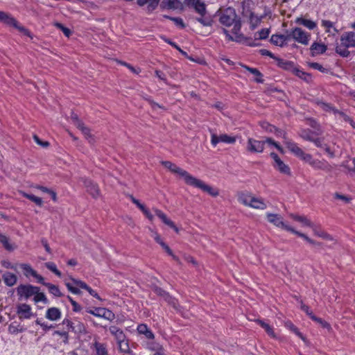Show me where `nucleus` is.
I'll list each match as a JSON object with an SVG mask.
<instances>
[{"label":"nucleus","instance_id":"nucleus-20","mask_svg":"<svg viewBox=\"0 0 355 355\" xmlns=\"http://www.w3.org/2000/svg\"><path fill=\"white\" fill-rule=\"evenodd\" d=\"M61 311L58 308L51 307L47 309L45 317L52 321H55L61 318Z\"/></svg>","mask_w":355,"mask_h":355},{"label":"nucleus","instance_id":"nucleus-59","mask_svg":"<svg viewBox=\"0 0 355 355\" xmlns=\"http://www.w3.org/2000/svg\"><path fill=\"white\" fill-rule=\"evenodd\" d=\"M16 322H14L12 323H11L9 327H8V331L10 333V334H16L19 332H21L23 331L22 329H19V325L17 324H15Z\"/></svg>","mask_w":355,"mask_h":355},{"label":"nucleus","instance_id":"nucleus-39","mask_svg":"<svg viewBox=\"0 0 355 355\" xmlns=\"http://www.w3.org/2000/svg\"><path fill=\"white\" fill-rule=\"evenodd\" d=\"M289 232L297 235L298 236L304 239L305 241H306L309 243L310 244H313V245H320L319 243H317L315 242L314 240L310 239L309 236H307L305 234H303V233H301L297 230H295V229H293V227H291V229H289Z\"/></svg>","mask_w":355,"mask_h":355},{"label":"nucleus","instance_id":"nucleus-46","mask_svg":"<svg viewBox=\"0 0 355 355\" xmlns=\"http://www.w3.org/2000/svg\"><path fill=\"white\" fill-rule=\"evenodd\" d=\"M286 326L289 327V329L300 338H301L303 341L306 342V338L304 335L299 331L298 328L295 326L292 322L287 323Z\"/></svg>","mask_w":355,"mask_h":355},{"label":"nucleus","instance_id":"nucleus-9","mask_svg":"<svg viewBox=\"0 0 355 355\" xmlns=\"http://www.w3.org/2000/svg\"><path fill=\"white\" fill-rule=\"evenodd\" d=\"M219 142L234 144L236 142V138L226 134H223L220 136L216 135L215 133L211 134V143L212 146L215 147Z\"/></svg>","mask_w":355,"mask_h":355},{"label":"nucleus","instance_id":"nucleus-62","mask_svg":"<svg viewBox=\"0 0 355 355\" xmlns=\"http://www.w3.org/2000/svg\"><path fill=\"white\" fill-rule=\"evenodd\" d=\"M309 67L314 69H317L318 71H320V72H322V73H327V69H325L324 67H323L320 64L318 63V62H310L309 64Z\"/></svg>","mask_w":355,"mask_h":355},{"label":"nucleus","instance_id":"nucleus-53","mask_svg":"<svg viewBox=\"0 0 355 355\" xmlns=\"http://www.w3.org/2000/svg\"><path fill=\"white\" fill-rule=\"evenodd\" d=\"M118 345L121 352L129 354L132 353V352L130 349L128 342L122 341L121 343H119Z\"/></svg>","mask_w":355,"mask_h":355},{"label":"nucleus","instance_id":"nucleus-5","mask_svg":"<svg viewBox=\"0 0 355 355\" xmlns=\"http://www.w3.org/2000/svg\"><path fill=\"white\" fill-rule=\"evenodd\" d=\"M161 164L165 168H168L171 172L178 174L180 177L183 178L186 184L188 183V181L191 177V175L189 174L187 171L183 170L170 161H162L161 162Z\"/></svg>","mask_w":355,"mask_h":355},{"label":"nucleus","instance_id":"nucleus-7","mask_svg":"<svg viewBox=\"0 0 355 355\" xmlns=\"http://www.w3.org/2000/svg\"><path fill=\"white\" fill-rule=\"evenodd\" d=\"M3 22L8 26L15 28L24 35L33 38L31 31L24 26L20 25L19 22L17 21V19L12 17L11 15L7 14Z\"/></svg>","mask_w":355,"mask_h":355},{"label":"nucleus","instance_id":"nucleus-23","mask_svg":"<svg viewBox=\"0 0 355 355\" xmlns=\"http://www.w3.org/2000/svg\"><path fill=\"white\" fill-rule=\"evenodd\" d=\"M163 8L167 9H178L182 6V3L180 0H163L161 4Z\"/></svg>","mask_w":355,"mask_h":355},{"label":"nucleus","instance_id":"nucleus-51","mask_svg":"<svg viewBox=\"0 0 355 355\" xmlns=\"http://www.w3.org/2000/svg\"><path fill=\"white\" fill-rule=\"evenodd\" d=\"M252 198V197L249 195L241 193L239 196V201L242 204L250 207V198Z\"/></svg>","mask_w":355,"mask_h":355},{"label":"nucleus","instance_id":"nucleus-60","mask_svg":"<svg viewBox=\"0 0 355 355\" xmlns=\"http://www.w3.org/2000/svg\"><path fill=\"white\" fill-rule=\"evenodd\" d=\"M348 48L341 49L339 46L336 48V53L339 54L343 58H347L350 55V52L347 50Z\"/></svg>","mask_w":355,"mask_h":355},{"label":"nucleus","instance_id":"nucleus-42","mask_svg":"<svg viewBox=\"0 0 355 355\" xmlns=\"http://www.w3.org/2000/svg\"><path fill=\"white\" fill-rule=\"evenodd\" d=\"M33 295V300L35 303H37L39 302H42L45 304L49 303V300L47 299L44 293H41L40 292V291H37Z\"/></svg>","mask_w":355,"mask_h":355},{"label":"nucleus","instance_id":"nucleus-48","mask_svg":"<svg viewBox=\"0 0 355 355\" xmlns=\"http://www.w3.org/2000/svg\"><path fill=\"white\" fill-rule=\"evenodd\" d=\"M155 240L157 243H159L163 248V249L166 251V252L168 254H172L171 249L169 248V246L166 243H164L162 240L161 237L159 235H156V236L155 237Z\"/></svg>","mask_w":355,"mask_h":355},{"label":"nucleus","instance_id":"nucleus-64","mask_svg":"<svg viewBox=\"0 0 355 355\" xmlns=\"http://www.w3.org/2000/svg\"><path fill=\"white\" fill-rule=\"evenodd\" d=\"M334 198L343 200L345 203H349L352 200V198L350 197L340 194L337 192L334 193Z\"/></svg>","mask_w":355,"mask_h":355},{"label":"nucleus","instance_id":"nucleus-31","mask_svg":"<svg viewBox=\"0 0 355 355\" xmlns=\"http://www.w3.org/2000/svg\"><path fill=\"white\" fill-rule=\"evenodd\" d=\"M250 207L260 209H265L267 207L266 204L261 198H257L254 197L250 198Z\"/></svg>","mask_w":355,"mask_h":355},{"label":"nucleus","instance_id":"nucleus-6","mask_svg":"<svg viewBox=\"0 0 355 355\" xmlns=\"http://www.w3.org/2000/svg\"><path fill=\"white\" fill-rule=\"evenodd\" d=\"M292 38L297 42L307 45L311 38V34L302 28L295 27L291 30Z\"/></svg>","mask_w":355,"mask_h":355},{"label":"nucleus","instance_id":"nucleus-37","mask_svg":"<svg viewBox=\"0 0 355 355\" xmlns=\"http://www.w3.org/2000/svg\"><path fill=\"white\" fill-rule=\"evenodd\" d=\"M46 287L48 288L49 293L55 297H60L64 295L60 291L59 287L56 285H54L51 283H49L46 284Z\"/></svg>","mask_w":355,"mask_h":355},{"label":"nucleus","instance_id":"nucleus-10","mask_svg":"<svg viewBox=\"0 0 355 355\" xmlns=\"http://www.w3.org/2000/svg\"><path fill=\"white\" fill-rule=\"evenodd\" d=\"M17 313L20 320L30 319L34 314L31 311V307L27 304H20L17 306Z\"/></svg>","mask_w":355,"mask_h":355},{"label":"nucleus","instance_id":"nucleus-43","mask_svg":"<svg viewBox=\"0 0 355 355\" xmlns=\"http://www.w3.org/2000/svg\"><path fill=\"white\" fill-rule=\"evenodd\" d=\"M71 331L76 334H85L86 328L83 322L78 321L76 323L73 322Z\"/></svg>","mask_w":355,"mask_h":355},{"label":"nucleus","instance_id":"nucleus-32","mask_svg":"<svg viewBox=\"0 0 355 355\" xmlns=\"http://www.w3.org/2000/svg\"><path fill=\"white\" fill-rule=\"evenodd\" d=\"M19 267L23 270L24 275L26 277H29L30 276L33 277V275H36V270H35L30 264L19 263Z\"/></svg>","mask_w":355,"mask_h":355},{"label":"nucleus","instance_id":"nucleus-11","mask_svg":"<svg viewBox=\"0 0 355 355\" xmlns=\"http://www.w3.org/2000/svg\"><path fill=\"white\" fill-rule=\"evenodd\" d=\"M341 45L345 48L355 47V32L344 33L340 37Z\"/></svg>","mask_w":355,"mask_h":355},{"label":"nucleus","instance_id":"nucleus-4","mask_svg":"<svg viewBox=\"0 0 355 355\" xmlns=\"http://www.w3.org/2000/svg\"><path fill=\"white\" fill-rule=\"evenodd\" d=\"M40 287L33 286L31 284H19L16 288L17 294L19 300H28L37 291H40Z\"/></svg>","mask_w":355,"mask_h":355},{"label":"nucleus","instance_id":"nucleus-13","mask_svg":"<svg viewBox=\"0 0 355 355\" xmlns=\"http://www.w3.org/2000/svg\"><path fill=\"white\" fill-rule=\"evenodd\" d=\"M84 186L85 187L87 191L93 197L97 198L99 196V188L96 184H95L90 179L84 178L83 180Z\"/></svg>","mask_w":355,"mask_h":355},{"label":"nucleus","instance_id":"nucleus-12","mask_svg":"<svg viewBox=\"0 0 355 355\" xmlns=\"http://www.w3.org/2000/svg\"><path fill=\"white\" fill-rule=\"evenodd\" d=\"M267 219L270 223H271L274 224L275 225H276L277 227H281L288 232H289V229L291 228V227H290L284 223V222L282 220V218L278 214H268Z\"/></svg>","mask_w":355,"mask_h":355},{"label":"nucleus","instance_id":"nucleus-38","mask_svg":"<svg viewBox=\"0 0 355 355\" xmlns=\"http://www.w3.org/2000/svg\"><path fill=\"white\" fill-rule=\"evenodd\" d=\"M270 33V28H262L261 31L254 33L255 40L267 39L269 36Z\"/></svg>","mask_w":355,"mask_h":355},{"label":"nucleus","instance_id":"nucleus-1","mask_svg":"<svg viewBox=\"0 0 355 355\" xmlns=\"http://www.w3.org/2000/svg\"><path fill=\"white\" fill-rule=\"evenodd\" d=\"M285 145L286 148L291 151L295 157L301 160L308 163L314 169L322 170L326 172H330L332 170V166L324 159H313V156L309 153H306L300 148L297 144L292 141H286Z\"/></svg>","mask_w":355,"mask_h":355},{"label":"nucleus","instance_id":"nucleus-16","mask_svg":"<svg viewBox=\"0 0 355 355\" xmlns=\"http://www.w3.org/2000/svg\"><path fill=\"white\" fill-rule=\"evenodd\" d=\"M154 211L156 216L162 220V221L166 225L169 226L171 228L173 229L176 232H179L178 228L175 225V224L169 218H168L167 216L161 210L158 209H155Z\"/></svg>","mask_w":355,"mask_h":355},{"label":"nucleus","instance_id":"nucleus-17","mask_svg":"<svg viewBox=\"0 0 355 355\" xmlns=\"http://www.w3.org/2000/svg\"><path fill=\"white\" fill-rule=\"evenodd\" d=\"M327 49V46L324 44L315 42L310 47L311 55L314 57L318 55L323 54L326 52Z\"/></svg>","mask_w":355,"mask_h":355},{"label":"nucleus","instance_id":"nucleus-52","mask_svg":"<svg viewBox=\"0 0 355 355\" xmlns=\"http://www.w3.org/2000/svg\"><path fill=\"white\" fill-rule=\"evenodd\" d=\"M276 36H279V34L272 35L270 37V42L275 46H279L281 47L284 46V44L283 42V40H280V38H279L278 37H276Z\"/></svg>","mask_w":355,"mask_h":355},{"label":"nucleus","instance_id":"nucleus-29","mask_svg":"<svg viewBox=\"0 0 355 355\" xmlns=\"http://www.w3.org/2000/svg\"><path fill=\"white\" fill-rule=\"evenodd\" d=\"M196 2L193 8L200 16L204 17L207 13L206 4L200 0H196Z\"/></svg>","mask_w":355,"mask_h":355},{"label":"nucleus","instance_id":"nucleus-61","mask_svg":"<svg viewBox=\"0 0 355 355\" xmlns=\"http://www.w3.org/2000/svg\"><path fill=\"white\" fill-rule=\"evenodd\" d=\"M232 25H234V27L232 28V33L234 35H237V33L240 32L241 28V19L239 17Z\"/></svg>","mask_w":355,"mask_h":355},{"label":"nucleus","instance_id":"nucleus-19","mask_svg":"<svg viewBox=\"0 0 355 355\" xmlns=\"http://www.w3.org/2000/svg\"><path fill=\"white\" fill-rule=\"evenodd\" d=\"M2 279L4 284L9 287L16 284L17 282V275L10 272H5L2 275Z\"/></svg>","mask_w":355,"mask_h":355},{"label":"nucleus","instance_id":"nucleus-40","mask_svg":"<svg viewBox=\"0 0 355 355\" xmlns=\"http://www.w3.org/2000/svg\"><path fill=\"white\" fill-rule=\"evenodd\" d=\"M289 232L297 235L298 236L304 239L305 241H306L309 243L310 244H313V245H320L319 243H317L315 242L314 240L310 239L309 236H307L305 234H303V233H301L297 230H295V229H293V227H291V229H289Z\"/></svg>","mask_w":355,"mask_h":355},{"label":"nucleus","instance_id":"nucleus-3","mask_svg":"<svg viewBox=\"0 0 355 355\" xmlns=\"http://www.w3.org/2000/svg\"><path fill=\"white\" fill-rule=\"evenodd\" d=\"M187 185L201 189L202 191L207 193L212 197H216L219 195V191L217 189L205 184L203 181L198 179L191 175L188 181Z\"/></svg>","mask_w":355,"mask_h":355},{"label":"nucleus","instance_id":"nucleus-21","mask_svg":"<svg viewBox=\"0 0 355 355\" xmlns=\"http://www.w3.org/2000/svg\"><path fill=\"white\" fill-rule=\"evenodd\" d=\"M110 332L114 336L117 343H121L122 341H125V335L124 334L122 329L120 328L116 327V326H111L109 329Z\"/></svg>","mask_w":355,"mask_h":355},{"label":"nucleus","instance_id":"nucleus-25","mask_svg":"<svg viewBox=\"0 0 355 355\" xmlns=\"http://www.w3.org/2000/svg\"><path fill=\"white\" fill-rule=\"evenodd\" d=\"M248 71L256 76L254 81L258 83H263L264 80L263 79V74L257 69L252 68L246 65L243 66Z\"/></svg>","mask_w":355,"mask_h":355},{"label":"nucleus","instance_id":"nucleus-57","mask_svg":"<svg viewBox=\"0 0 355 355\" xmlns=\"http://www.w3.org/2000/svg\"><path fill=\"white\" fill-rule=\"evenodd\" d=\"M277 137H282L284 139V143L285 144L286 141H291L286 137V133L284 130L279 129L276 127L275 130L273 132Z\"/></svg>","mask_w":355,"mask_h":355},{"label":"nucleus","instance_id":"nucleus-28","mask_svg":"<svg viewBox=\"0 0 355 355\" xmlns=\"http://www.w3.org/2000/svg\"><path fill=\"white\" fill-rule=\"evenodd\" d=\"M266 16V14H264L260 17H258L256 16L253 12H251L250 15V28L252 30L255 29Z\"/></svg>","mask_w":355,"mask_h":355},{"label":"nucleus","instance_id":"nucleus-15","mask_svg":"<svg viewBox=\"0 0 355 355\" xmlns=\"http://www.w3.org/2000/svg\"><path fill=\"white\" fill-rule=\"evenodd\" d=\"M276 61H277V65L279 68H281L285 71H290L294 74L295 70H296V69H297L294 62L284 60L280 58H277Z\"/></svg>","mask_w":355,"mask_h":355},{"label":"nucleus","instance_id":"nucleus-35","mask_svg":"<svg viewBox=\"0 0 355 355\" xmlns=\"http://www.w3.org/2000/svg\"><path fill=\"white\" fill-rule=\"evenodd\" d=\"M294 75L302 79L306 83H310L312 81V76L309 73L304 72L301 71L300 69L297 67L296 70H295Z\"/></svg>","mask_w":355,"mask_h":355},{"label":"nucleus","instance_id":"nucleus-18","mask_svg":"<svg viewBox=\"0 0 355 355\" xmlns=\"http://www.w3.org/2000/svg\"><path fill=\"white\" fill-rule=\"evenodd\" d=\"M159 1L160 0H137V3L141 7L148 3L147 6V11L148 12H152L157 8Z\"/></svg>","mask_w":355,"mask_h":355},{"label":"nucleus","instance_id":"nucleus-54","mask_svg":"<svg viewBox=\"0 0 355 355\" xmlns=\"http://www.w3.org/2000/svg\"><path fill=\"white\" fill-rule=\"evenodd\" d=\"M169 305H171L175 310L178 312L181 311L182 307L178 303V300L172 297V298L167 302Z\"/></svg>","mask_w":355,"mask_h":355},{"label":"nucleus","instance_id":"nucleus-26","mask_svg":"<svg viewBox=\"0 0 355 355\" xmlns=\"http://www.w3.org/2000/svg\"><path fill=\"white\" fill-rule=\"evenodd\" d=\"M273 166L277 169L281 173L286 174L288 175H291V169L290 167L284 164V162L281 159L277 163L275 164Z\"/></svg>","mask_w":355,"mask_h":355},{"label":"nucleus","instance_id":"nucleus-8","mask_svg":"<svg viewBox=\"0 0 355 355\" xmlns=\"http://www.w3.org/2000/svg\"><path fill=\"white\" fill-rule=\"evenodd\" d=\"M266 141L249 138L247 143V150L252 153H262L264 150Z\"/></svg>","mask_w":355,"mask_h":355},{"label":"nucleus","instance_id":"nucleus-58","mask_svg":"<svg viewBox=\"0 0 355 355\" xmlns=\"http://www.w3.org/2000/svg\"><path fill=\"white\" fill-rule=\"evenodd\" d=\"M261 125L262 128L264 129L266 131L271 133H273L276 128V126L271 125L266 121L262 122L261 123Z\"/></svg>","mask_w":355,"mask_h":355},{"label":"nucleus","instance_id":"nucleus-55","mask_svg":"<svg viewBox=\"0 0 355 355\" xmlns=\"http://www.w3.org/2000/svg\"><path fill=\"white\" fill-rule=\"evenodd\" d=\"M196 20L204 26H211L213 24V20L211 18H204L201 16L196 18Z\"/></svg>","mask_w":355,"mask_h":355},{"label":"nucleus","instance_id":"nucleus-34","mask_svg":"<svg viewBox=\"0 0 355 355\" xmlns=\"http://www.w3.org/2000/svg\"><path fill=\"white\" fill-rule=\"evenodd\" d=\"M20 193L22 195V196L33 202L34 203L36 204V205L40 207L43 205V200L41 198L35 196L33 194L27 193L24 191H21Z\"/></svg>","mask_w":355,"mask_h":355},{"label":"nucleus","instance_id":"nucleus-2","mask_svg":"<svg viewBox=\"0 0 355 355\" xmlns=\"http://www.w3.org/2000/svg\"><path fill=\"white\" fill-rule=\"evenodd\" d=\"M215 15L219 16V22L227 27L231 26L239 18L236 10L232 7H228L223 10L219 9Z\"/></svg>","mask_w":355,"mask_h":355},{"label":"nucleus","instance_id":"nucleus-41","mask_svg":"<svg viewBox=\"0 0 355 355\" xmlns=\"http://www.w3.org/2000/svg\"><path fill=\"white\" fill-rule=\"evenodd\" d=\"M312 320L318 323L322 328L327 329L328 330V331L330 332L332 331L331 324L329 322H327V321L322 319L321 318H318L317 316H313V317H312Z\"/></svg>","mask_w":355,"mask_h":355},{"label":"nucleus","instance_id":"nucleus-50","mask_svg":"<svg viewBox=\"0 0 355 355\" xmlns=\"http://www.w3.org/2000/svg\"><path fill=\"white\" fill-rule=\"evenodd\" d=\"M77 128L83 132V134L86 137L91 139L89 140V142L94 141V139L92 138L91 134H90V129L86 126H85L84 123L83 122L80 125H78Z\"/></svg>","mask_w":355,"mask_h":355},{"label":"nucleus","instance_id":"nucleus-22","mask_svg":"<svg viewBox=\"0 0 355 355\" xmlns=\"http://www.w3.org/2000/svg\"><path fill=\"white\" fill-rule=\"evenodd\" d=\"M295 22L297 24L305 26L309 30H313L317 26V24L315 21L303 17H297Z\"/></svg>","mask_w":355,"mask_h":355},{"label":"nucleus","instance_id":"nucleus-47","mask_svg":"<svg viewBox=\"0 0 355 355\" xmlns=\"http://www.w3.org/2000/svg\"><path fill=\"white\" fill-rule=\"evenodd\" d=\"M65 286H67L69 291H70L73 294L80 295L82 293V292L80 289V288L76 286L73 282L72 283L65 282Z\"/></svg>","mask_w":355,"mask_h":355},{"label":"nucleus","instance_id":"nucleus-27","mask_svg":"<svg viewBox=\"0 0 355 355\" xmlns=\"http://www.w3.org/2000/svg\"><path fill=\"white\" fill-rule=\"evenodd\" d=\"M318 135V133L311 130L310 129H303L299 133V135L301 138H302L304 140L309 141H311V140H313V138L315 136H317Z\"/></svg>","mask_w":355,"mask_h":355},{"label":"nucleus","instance_id":"nucleus-63","mask_svg":"<svg viewBox=\"0 0 355 355\" xmlns=\"http://www.w3.org/2000/svg\"><path fill=\"white\" fill-rule=\"evenodd\" d=\"M55 26L62 31L65 36L69 37L71 35V30L67 27L64 26L62 24L56 23Z\"/></svg>","mask_w":355,"mask_h":355},{"label":"nucleus","instance_id":"nucleus-36","mask_svg":"<svg viewBox=\"0 0 355 355\" xmlns=\"http://www.w3.org/2000/svg\"><path fill=\"white\" fill-rule=\"evenodd\" d=\"M256 322L259 324L263 329H265L266 332L272 338L275 337V334L272 327L261 320H257Z\"/></svg>","mask_w":355,"mask_h":355},{"label":"nucleus","instance_id":"nucleus-30","mask_svg":"<svg viewBox=\"0 0 355 355\" xmlns=\"http://www.w3.org/2000/svg\"><path fill=\"white\" fill-rule=\"evenodd\" d=\"M0 243L3 245V248L9 252L13 251L16 248L14 245L10 243L9 238L2 234H0Z\"/></svg>","mask_w":355,"mask_h":355},{"label":"nucleus","instance_id":"nucleus-44","mask_svg":"<svg viewBox=\"0 0 355 355\" xmlns=\"http://www.w3.org/2000/svg\"><path fill=\"white\" fill-rule=\"evenodd\" d=\"M99 311H103L101 318H103L110 321H112L113 320H114L115 315L112 311H110L106 308H103V309H101Z\"/></svg>","mask_w":355,"mask_h":355},{"label":"nucleus","instance_id":"nucleus-56","mask_svg":"<svg viewBox=\"0 0 355 355\" xmlns=\"http://www.w3.org/2000/svg\"><path fill=\"white\" fill-rule=\"evenodd\" d=\"M250 40V37H245L242 33H237V35H235V37H234V41L240 43L246 44V42Z\"/></svg>","mask_w":355,"mask_h":355},{"label":"nucleus","instance_id":"nucleus-24","mask_svg":"<svg viewBox=\"0 0 355 355\" xmlns=\"http://www.w3.org/2000/svg\"><path fill=\"white\" fill-rule=\"evenodd\" d=\"M290 217L295 220V221H297L299 223H301L303 225L313 227V223L311 222L310 220H309L306 216H300L294 214H291Z\"/></svg>","mask_w":355,"mask_h":355},{"label":"nucleus","instance_id":"nucleus-45","mask_svg":"<svg viewBox=\"0 0 355 355\" xmlns=\"http://www.w3.org/2000/svg\"><path fill=\"white\" fill-rule=\"evenodd\" d=\"M164 18L166 19H168L171 21H173L175 24L178 26H179L180 28H185V24L183 21V19L180 17H171V16H168V15H164L163 16Z\"/></svg>","mask_w":355,"mask_h":355},{"label":"nucleus","instance_id":"nucleus-33","mask_svg":"<svg viewBox=\"0 0 355 355\" xmlns=\"http://www.w3.org/2000/svg\"><path fill=\"white\" fill-rule=\"evenodd\" d=\"M94 349H95L96 355H108L106 346L103 343L95 341L93 343Z\"/></svg>","mask_w":355,"mask_h":355},{"label":"nucleus","instance_id":"nucleus-49","mask_svg":"<svg viewBox=\"0 0 355 355\" xmlns=\"http://www.w3.org/2000/svg\"><path fill=\"white\" fill-rule=\"evenodd\" d=\"M45 266L58 277H61L62 274L60 271L58 270L56 265L53 262H46L45 263Z\"/></svg>","mask_w":355,"mask_h":355},{"label":"nucleus","instance_id":"nucleus-14","mask_svg":"<svg viewBox=\"0 0 355 355\" xmlns=\"http://www.w3.org/2000/svg\"><path fill=\"white\" fill-rule=\"evenodd\" d=\"M70 279L71 280V282H73V283L76 286L80 287V288L87 291L88 293L94 297H95L99 300H102V299L98 295V294L94 289H92L90 286H89L85 282H83L82 280L77 279H75L71 277H70Z\"/></svg>","mask_w":355,"mask_h":355}]
</instances>
